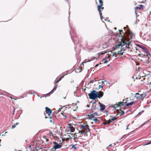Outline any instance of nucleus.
<instances>
[{"mask_svg":"<svg viewBox=\"0 0 151 151\" xmlns=\"http://www.w3.org/2000/svg\"><path fill=\"white\" fill-rule=\"evenodd\" d=\"M104 93L103 92L100 91L98 93L95 90L91 91L90 93L88 94L89 98L93 100L97 98H101L102 97Z\"/></svg>","mask_w":151,"mask_h":151,"instance_id":"1","label":"nucleus"},{"mask_svg":"<svg viewBox=\"0 0 151 151\" xmlns=\"http://www.w3.org/2000/svg\"><path fill=\"white\" fill-rule=\"evenodd\" d=\"M132 40L124 36H122L121 42L122 43L123 45H126V48H129V46L131 43Z\"/></svg>","mask_w":151,"mask_h":151,"instance_id":"2","label":"nucleus"},{"mask_svg":"<svg viewBox=\"0 0 151 151\" xmlns=\"http://www.w3.org/2000/svg\"><path fill=\"white\" fill-rule=\"evenodd\" d=\"M89 127V126L87 125H81L80 129L81 130L79 131V132L83 134H86L87 132L89 131L90 129Z\"/></svg>","mask_w":151,"mask_h":151,"instance_id":"3","label":"nucleus"},{"mask_svg":"<svg viewBox=\"0 0 151 151\" xmlns=\"http://www.w3.org/2000/svg\"><path fill=\"white\" fill-rule=\"evenodd\" d=\"M137 46L140 48H142L143 50V51L147 54V55L149 54L150 55L149 52L147 48L143 46L140 45H138Z\"/></svg>","mask_w":151,"mask_h":151,"instance_id":"4","label":"nucleus"},{"mask_svg":"<svg viewBox=\"0 0 151 151\" xmlns=\"http://www.w3.org/2000/svg\"><path fill=\"white\" fill-rule=\"evenodd\" d=\"M54 144V147L56 150L60 148L63 146L62 144L61 143L58 144L57 142H53Z\"/></svg>","mask_w":151,"mask_h":151,"instance_id":"5","label":"nucleus"},{"mask_svg":"<svg viewBox=\"0 0 151 151\" xmlns=\"http://www.w3.org/2000/svg\"><path fill=\"white\" fill-rule=\"evenodd\" d=\"M146 95L145 94H139L138 95H136L134 97L138 100H140L144 99Z\"/></svg>","mask_w":151,"mask_h":151,"instance_id":"6","label":"nucleus"},{"mask_svg":"<svg viewBox=\"0 0 151 151\" xmlns=\"http://www.w3.org/2000/svg\"><path fill=\"white\" fill-rule=\"evenodd\" d=\"M67 137L66 138L65 140L66 141H68L70 139H75L76 138L75 137V135L74 134H71L70 135H68L67 136Z\"/></svg>","mask_w":151,"mask_h":151,"instance_id":"7","label":"nucleus"},{"mask_svg":"<svg viewBox=\"0 0 151 151\" xmlns=\"http://www.w3.org/2000/svg\"><path fill=\"white\" fill-rule=\"evenodd\" d=\"M45 111L46 114H47L48 116H50L52 113V111L47 107H45Z\"/></svg>","mask_w":151,"mask_h":151,"instance_id":"8","label":"nucleus"},{"mask_svg":"<svg viewBox=\"0 0 151 151\" xmlns=\"http://www.w3.org/2000/svg\"><path fill=\"white\" fill-rule=\"evenodd\" d=\"M99 1L100 4V5L98 6L97 8L98 9V11L100 12V10H101V7L103 6V1L101 0H99Z\"/></svg>","mask_w":151,"mask_h":151,"instance_id":"9","label":"nucleus"},{"mask_svg":"<svg viewBox=\"0 0 151 151\" xmlns=\"http://www.w3.org/2000/svg\"><path fill=\"white\" fill-rule=\"evenodd\" d=\"M99 104H100L101 110V111L104 110L105 109V106L104 105H102L101 104L100 102Z\"/></svg>","mask_w":151,"mask_h":151,"instance_id":"10","label":"nucleus"},{"mask_svg":"<svg viewBox=\"0 0 151 151\" xmlns=\"http://www.w3.org/2000/svg\"><path fill=\"white\" fill-rule=\"evenodd\" d=\"M88 118L90 119H92L94 117V115L93 114H91L88 115Z\"/></svg>","mask_w":151,"mask_h":151,"instance_id":"11","label":"nucleus"},{"mask_svg":"<svg viewBox=\"0 0 151 151\" xmlns=\"http://www.w3.org/2000/svg\"><path fill=\"white\" fill-rule=\"evenodd\" d=\"M136 102L135 101H131V102H130V103H127V104H126V106H132V105L134 103H136Z\"/></svg>","mask_w":151,"mask_h":151,"instance_id":"12","label":"nucleus"},{"mask_svg":"<svg viewBox=\"0 0 151 151\" xmlns=\"http://www.w3.org/2000/svg\"><path fill=\"white\" fill-rule=\"evenodd\" d=\"M124 45H123L122 43L121 42V43L119 44L118 45H117L116 46V47L117 48H118L120 47V46H121L122 47L124 46Z\"/></svg>","mask_w":151,"mask_h":151,"instance_id":"13","label":"nucleus"},{"mask_svg":"<svg viewBox=\"0 0 151 151\" xmlns=\"http://www.w3.org/2000/svg\"><path fill=\"white\" fill-rule=\"evenodd\" d=\"M144 7V6L143 5H140L139 6V7H136L135 8V9H143Z\"/></svg>","mask_w":151,"mask_h":151,"instance_id":"14","label":"nucleus"},{"mask_svg":"<svg viewBox=\"0 0 151 151\" xmlns=\"http://www.w3.org/2000/svg\"><path fill=\"white\" fill-rule=\"evenodd\" d=\"M57 86H58V85H57L56 86L54 87L53 88V89L49 93H53L54 91L56 90V89L57 87Z\"/></svg>","mask_w":151,"mask_h":151,"instance_id":"15","label":"nucleus"},{"mask_svg":"<svg viewBox=\"0 0 151 151\" xmlns=\"http://www.w3.org/2000/svg\"><path fill=\"white\" fill-rule=\"evenodd\" d=\"M69 128L70 129V132H73L74 131L75 129L73 127H71V125L70 126Z\"/></svg>","mask_w":151,"mask_h":151,"instance_id":"16","label":"nucleus"},{"mask_svg":"<svg viewBox=\"0 0 151 151\" xmlns=\"http://www.w3.org/2000/svg\"><path fill=\"white\" fill-rule=\"evenodd\" d=\"M107 52V51H104V52H100L99 53H98V55L99 56L100 55H104L105 54V53H106Z\"/></svg>","mask_w":151,"mask_h":151,"instance_id":"17","label":"nucleus"},{"mask_svg":"<svg viewBox=\"0 0 151 151\" xmlns=\"http://www.w3.org/2000/svg\"><path fill=\"white\" fill-rule=\"evenodd\" d=\"M111 122H112L111 121V120H109L106 121L104 123V124H105V125L108 124H109Z\"/></svg>","mask_w":151,"mask_h":151,"instance_id":"18","label":"nucleus"},{"mask_svg":"<svg viewBox=\"0 0 151 151\" xmlns=\"http://www.w3.org/2000/svg\"><path fill=\"white\" fill-rule=\"evenodd\" d=\"M122 50L118 52V54L119 55H122L123 54L124 52H122Z\"/></svg>","mask_w":151,"mask_h":151,"instance_id":"19","label":"nucleus"},{"mask_svg":"<svg viewBox=\"0 0 151 151\" xmlns=\"http://www.w3.org/2000/svg\"><path fill=\"white\" fill-rule=\"evenodd\" d=\"M99 14L100 15L101 19H102V18H103V17H102V13H101V10H100V11H99Z\"/></svg>","mask_w":151,"mask_h":151,"instance_id":"20","label":"nucleus"},{"mask_svg":"<svg viewBox=\"0 0 151 151\" xmlns=\"http://www.w3.org/2000/svg\"><path fill=\"white\" fill-rule=\"evenodd\" d=\"M18 124H19V123L17 122V123H16L15 124H14V125H12V128L13 129V128H14L16 127V125Z\"/></svg>","mask_w":151,"mask_h":151,"instance_id":"21","label":"nucleus"},{"mask_svg":"<svg viewBox=\"0 0 151 151\" xmlns=\"http://www.w3.org/2000/svg\"><path fill=\"white\" fill-rule=\"evenodd\" d=\"M117 117H113L111 119L112 122L114 120H116L117 119Z\"/></svg>","mask_w":151,"mask_h":151,"instance_id":"22","label":"nucleus"},{"mask_svg":"<svg viewBox=\"0 0 151 151\" xmlns=\"http://www.w3.org/2000/svg\"><path fill=\"white\" fill-rule=\"evenodd\" d=\"M28 93L29 94H32L34 93V92L33 90H30L29 91Z\"/></svg>","mask_w":151,"mask_h":151,"instance_id":"23","label":"nucleus"},{"mask_svg":"<svg viewBox=\"0 0 151 151\" xmlns=\"http://www.w3.org/2000/svg\"><path fill=\"white\" fill-rule=\"evenodd\" d=\"M71 146H72V148L74 149L75 150H76L77 149V148L75 145H71Z\"/></svg>","mask_w":151,"mask_h":151,"instance_id":"24","label":"nucleus"},{"mask_svg":"<svg viewBox=\"0 0 151 151\" xmlns=\"http://www.w3.org/2000/svg\"><path fill=\"white\" fill-rule=\"evenodd\" d=\"M130 35H131V38H134V34H133L132 33H131Z\"/></svg>","mask_w":151,"mask_h":151,"instance_id":"25","label":"nucleus"},{"mask_svg":"<svg viewBox=\"0 0 151 151\" xmlns=\"http://www.w3.org/2000/svg\"><path fill=\"white\" fill-rule=\"evenodd\" d=\"M93 121H94L95 122H99V120L97 119H93Z\"/></svg>","mask_w":151,"mask_h":151,"instance_id":"26","label":"nucleus"},{"mask_svg":"<svg viewBox=\"0 0 151 151\" xmlns=\"http://www.w3.org/2000/svg\"><path fill=\"white\" fill-rule=\"evenodd\" d=\"M151 144V142H148L146 143L145 144H144V145H148L149 144Z\"/></svg>","mask_w":151,"mask_h":151,"instance_id":"27","label":"nucleus"},{"mask_svg":"<svg viewBox=\"0 0 151 151\" xmlns=\"http://www.w3.org/2000/svg\"><path fill=\"white\" fill-rule=\"evenodd\" d=\"M108 47V45L107 44H105V45H103V47L104 48H106Z\"/></svg>","mask_w":151,"mask_h":151,"instance_id":"28","label":"nucleus"},{"mask_svg":"<svg viewBox=\"0 0 151 151\" xmlns=\"http://www.w3.org/2000/svg\"><path fill=\"white\" fill-rule=\"evenodd\" d=\"M109 55V54H108L106 55V58H107V59H109V57L110 55Z\"/></svg>","mask_w":151,"mask_h":151,"instance_id":"29","label":"nucleus"},{"mask_svg":"<svg viewBox=\"0 0 151 151\" xmlns=\"http://www.w3.org/2000/svg\"><path fill=\"white\" fill-rule=\"evenodd\" d=\"M60 80H59H59H55V83H57L59 81H60Z\"/></svg>","mask_w":151,"mask_h":151,"instance_id":"30","label":"nucleus"},{"mask_svg":"<svg viewBox=\"0 0 151 151\" xmlns=\"http://www.w3.org/2000/svg\"><path fill=\"white\" fill-rule=\"evenodd\" d=\"M118 104H118V105H119V106H122L123 104V103L122 102L119 103Z\"/></svg>","mask_w":151,"mask_h":151,"instance_id":"31","label":"nucleus"},{"mask_svg":"<svg viewBox=\"0 0 151 151\" xmlns=\"http://www.w3.org/2000/svg\"><path fill=\"white\" fill-rule=\"evenodd\" d=\"M116 53L115 52L113 54L112 56H115V57H116Z\"/></svg>","mask_w":151,"mask_h":151,"instance_id":"32","label":"nucleus"},{"mask_svg":"<svg viewBox=\"0 0 151 151\" xmlns=\"http://www.w3.org/2000/svg\"><path fill=\"white\" fill-rule=\"evenodd\" d=\"M64 75H63L62 76H61L59 79V80H61L62 79V78L64 77Z\"/></svg>","mask_w":151,"mask_h":151,"instance_id":"33","label":"nucleus"},{"mask_svg":"<svg viewBox=\"0 0 151 151\" xmlns=\"http://www.w3.org/2000/svg\"><path fill=\"white\" fill-rule=\"evenodd\" d=\"M148 59H149V58H148V59L146 61V63L147 64H148L149 63V60H148Z\"/></svg>","mask_w":151,"mask_h":151,"instance_id":"34","label":"nucleus"},{"mask_svg":"<svg viewBox=\"0 0 151 151\" xmlns=\"http://www.w3.org/2000/svg\"><path fill=\"white\" fill-rule=\"evenodd\" d=\"M121 112H121V114H120V115H122L124 114V111H121Z\"/></svg>","mask_w":151,"mask_h":151,"instance_id":"35","label":"nucleus"},{"mask_svg":"<svg viewBox=\"0 0 151 151\" xmlns=\"http://www.w3.org/2000/svg\"><path fill=\"white\" fill-rule=\"evenodd\" d=\"M103 87V86H101V85H99V89H100L101 88H102Z\"/></svg>","mask_w":151,"mask_h":151,"instance_id":"36","label":"nucleus"},{"mask_svg":"<svg viewBox=\"0 0 151 151\" xmlns=\"http://www.w3.org/2000/svg\"><path fill=\"white\" fill-rule=\"evenodd\" d=\"M126 47H123L122 49V50L123 51H125L126 50Z\"/></svg>","mask_w":151,"mask_h":151,"instance_id":"37","label":"nucleus"},{"mask_svg":"<svg viewBox=\"0 0 151 151\" xmlns=\"http://www.w3.org/2000/svg\"><path fill=\"white\" fill-rule=\"evenodd\" d=\"M104 63H106L108 62V60H104Z\"/></svg>","mask_w":151,"mask_h":151,"instance_id":"38","label":"nucleus"},{"mask_svg":"<svg viewBox=\"0 0 151 151\" xmlns=\"http://www.w3.org/2000/svg\"><path fill=\"white\" fill-rule=\"evenodd\" d=\"M119 32L120 34H121V35H122L121 32H122V30H119Z\"/></svg>","mask_w":151,"mask_h":151,"instance_id":"39","label":"nucleus"},{"mask_svg":"<svg viewBox=\"0 0 151 151\" xmlns=\"http://www.w3.org/2000/svg\"><path fill=\"white\" fill-rule=\"evenodd\" d=\"M93 82H94V81L93 80H91L90 81V83H93Z\"/></svg>","mask_w":151,"mask_h":151,"instance_id":"40","label":"nucleus"},{"mask_svg":"<svg viewBox=\"0 0 151 151\" xmlns=\"http://www.w3.org/2000/svg\"><path fill=\"white\" fill-rule=\"evenodd\" d=\"M107 59V58L106 57L104 58L103 59V61H104V60H105L106 59Z\"/></svg>","mask_w":151,"mask_h":151,"instance_id":"41","label":"nucleus"},{"mask_svg":"<svg viewBox=\"0 0 151 151\" xmlns=\"http://www.w3.org/2000/svg\"><path fill=\"white\" fill-rule=\"evenodd\" d=\"M15 110V109L14 108V110H13V112L12 114L13 115H14V114Z\"/></svg>","mask_w":151,"mask_h":151,"instance_id":"42","label":"nucleus"},{"mask_svg":"<svg viewBox=\"0 0 151 151\" xmlns=\"http://www.w3.org/2000/svg\"><path fill=\"white\" fill-rule=\"evenodd\" d=\"M104 9V7H102V6H101V10L102 11V10H101V9L102 10H103V9Z\"/></svg>","mask_w":151,"mask_h":151,"instance_id":"43","label":"nucleus"},{"mask_svg":"<svg viewBox=\"0 0 151 151\" xmlns=\"http://www.w3.org/2000/svg\"><path fill=\"white\" fill-rule=\"evenodd\" d=\"M125 135H124L122 138L121 139H122L123 138H125L126 137H125Z\"/></svg>","mask_w":151,"mask_h":151,"instance_id":"44","label":"nucleus"},{"mask_svg":"<svg viewBox=\"0 0 151 151\" xmlns=\"http://www.w3.org/2000/svg\"><path fill=\"white\" fill-rule=\"evenodd\" d=\"M99 65L98 64H96L95 66L94 67H97Z\"/></svg>","mask_w":151,"mask_h":151,"instance_id":"45","label":"nucleus"},{"mask_svg":"<svg viewBox=\"0 0 151 151\" xmlns=\"http://www.w3.org/2000/svg\"><path fill=\"white\" fill-rule=\"evenodd\" d=\"M94 114H95L96 115V116L97 115H98V113H97V112H95V113H94Z\"/></svg>","mask_w":151,"mask_h":151,"instance_id":"46","label":"nucleus"},{"mask_svg":"<svg viewBox=\"0 0 151 151\" xmlns=\"http://www.w3.org/2000/svg\"><path fill=\"white\" fill-rule=\"evenodd\" d=\"M104 82H107V81H102L101 83H104Z\"/></svg>","mask_w":151,"mask_h":151,"instance_id":"47","label":"nucleus"},{"mask_svg":"<svg viewBox=\"0 0 151 151\" xmlns=\"http://www.w3.org/2000/svg\"><path fill=\"white\" fill-rule=\"evenodd\" d=\"M129 125H128L127 126V128H126V129H127H127H129V128H128V126H129Z\"/></svg>","mask_w":151,"mask_h":151,"instance_id":"48","label":"nucleus"},{"mask_svg":"<svg viewBox=\"0 0 151 151\" xmlns=\"http://www.w3.org/2000/svg\"><path fill=\"white\" fill-rule=\"evenodd\" d=\"M135 94L137 95H138L139 94V93H136Z\"/></svg>","mask_w":151,"mask_h":151,"instance_id":"49","label":"nucleus"},{"mask_svg":"<svg viewBox=\"0 0 151 151\" xmlns=\"http://www.w3.org/2000/svg\"><path fill=\"white\" fill-rule=\"evenodd\" d=\"M49 134H50V136H51L52 135V133H50H50H49Z\"/></svg>","mask_w":151,"mask_h":151,"instance_id":"50","label":"nucleus"},{"mask_svg":"<svg viewBox=\"0 0 151 151\" xmlns=\"http://www.w3.org/2000/svg\"><path fill=\"white\" fill-rule=\"evenodd\" d=\"M148 76L151 77V75H149Z\"/></svg>","mask_w":151,"mask_h":151,"instance_id":"51","label":"nucleus"},{"mask_svg":"<svg viewBox=\"0 0 151 151\" xmlns=\"http://www.w3.org/2000/svg\"><path fill=\"white\" fill-rule=\"evenodd\" d=\"M50 122H52V120L51 119L50 120Z\"/></svg>","mask_w":151,"mask_h":151,"instance_id":"52","label":"nucleus"},{"mask_svg":"<svg viewBox=\"0 0 151 151\" xmlns=\"http://www.w3.org/2000/svg\"><path fill=\"white\" fill-rule=\"evenodd\" d=\"M31 147V146L30 145L29 146V148H30Z\"/></svg>","mask_w":151,"mask_h":151,"instance_id":"53","label":"nucleus"},{"mask_svg":"<svg viewBox=\"0 0 151 151\" xmlns=\"http://www.w3.org/2000/svg\"><path fill=\"white\" fill-rule=\"evenodd\" d=\"M10 98H11V99H13V98L12 97H10Z\"/></svg>","mask_w":151,"mask_h":151,"instance_id":"54","label":"nucleus"},{"mask_svg":"<svg viewBox=\"0 0 151 151\" xmlns=\"http://www.w3.org/2000/svg\"><path fill=\"white\" fill-rule=\"evenodd\" d=\"M124 29H125L126 28V27H124Z\"/></svg>","mask_w":151,"mask_h":151,"instance_id":"55","label":"nucleus"},{"mask_svg":"<svg viewBox=\"0 0 151 151\" xmlns=\"http://www.w3.org/2000/svg\"><path fill=\"white\" fill-rule=\"evenodd\" d=\"M87 106L88 107H89V106L88 105H87Z\"/></svg>","mask_w":151,"mask_h":151,"instance_id":"56","label":"nucleus"},{"mask_svg":"<svg viewBox=\"0 0 151 151\" xmlns=\"http://www.w3.org/2000/svg\"><path fill=\"white\" fill-rule=\"evenodd\" d=\"M111 144L109 145V147L111 146Z\"/></svg>","mask_w":151,"mask_h":151,"instance_id":"57","label":"nucleus"},{"mask_svg":"<svg viewBox=\"0 0 151 151\" xmlns=\"http://www.w3.org/2000/svg\"><path fill=\"white\" fill-rule=\"evenodd\" d=\"M106 113H107L108 112V111H106Z\"/></svg>","mask_w":151,"mask_h":151,"instance_id":"58","label":"nucleus"},{"mask_svg":"<svg viewBox=\"0 0 151 151\" xmlns=\"http://www.w3.org/2000/svg\"><path fill=\"white\" fill-rule=\"evenodd\" d=\"M18 151H22V150H19Z\"/></svg>","mask_w":151,"mask_h":151,"instance_id":"59","label":"nucleus"},{"mask_svg":"<svg viewBox=\"0 0 151 151\" xmlns=\"http://www.w3.org/2000/svg\"><path fill=\"white\" fill-rule=\"evenodd\" d=\"M50 118L51 119V117H50Z\"/></svg>","mask_w":151,"mask_h":151,"instance_id":"60","label":"nucleus"},{"mask_svg":"<svg viewBox=\"0 0 151 151\" xmlns=\"http://www.w3.org/2000/svg\"><path fill=\"white\" fill-rule=\"evenodd\" d=\"M135 13H136H136H136V11H135Z\"/></svg>","mask_w":151,"mask_h":151,"instance_id":"61","label":"nucleus"},{"mask_svg":"<svg viewBox=\"0 0 151 151\" xmlns=\"http://www.w3.org/2000/svg\"><path fill=\"white\" fill-rule=\"evenodd\" d=\"M133 132V131H132V132H131V133H132V132Z\"/></svg>","mask_w":151,"mask_h":151,"instance_id":"62","label":"nucleus"},{"mask_svg":"<svg viewBox=\"0 0 151 151\" xmlns=\"http://www.w3.org/2000/svg\"><path fill=\"white\" fill-rule=\"evenodd\" d=\"M68 105V106H69V105Z\"/></svg>","mask_w":151,"mask_h":151,"instance_id":"63","label":"nucleus"},{"mask_svg":"<svg viewBox=\"0 0 151 151\" xmlns=\"http://www.w3.org/2000/svg\"><path fill=\"white\" fill-rule=\"evenodd\" d=\"M150 84H151V83H150Z\"/></svg>","mask_w":151,"mask_h":151,"instance_id":"64","label":"nucleus"}]
</instances>
